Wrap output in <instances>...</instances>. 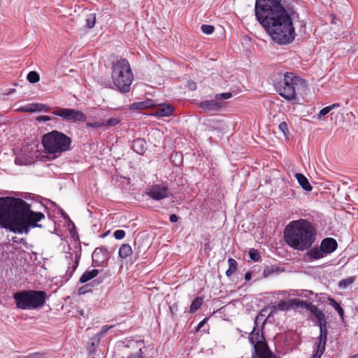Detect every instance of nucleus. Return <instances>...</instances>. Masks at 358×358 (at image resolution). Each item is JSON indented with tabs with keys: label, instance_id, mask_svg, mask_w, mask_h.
<instances>
[{
	"label": "nucleus",
	"instance_id": "obj_38",
	"mask_svg": "<svg viewBox=\"0 0 358 358\" xmlns=\"http://www.w3.org/2000/svg\"><path fill=\"white\" fill-rule=\"evenodd\" d=\"M182 153H176L174 155H172L173 162L176 166H180L182 162Z\"/></svg>",
	"mask_w": 358,
	"mask_h": 358
},
{
	"label": "nucleus",
	"instance_id": "obj_14",
	"mask_svg": "<svg viewBox=\"0 0 358 358\" xmlns=\"http://www.w3.org/2000/svg\"><path fill=\"white\" fill-rule=\"evenodd\" d=\"M326 255L322 250V248L315 247L308 250L306 254V258L308 262H313L323 258Z\"/></svg>",
	"mask_w": 358,
	"mask_h": 358
},
{
	"label": "nucleus",
	"instance_id": "obj_17",
	"mask_svg": "<svg viewBox=\"0 0 358 358\" xmlns=\"http://www.w3.org/2000/svg\"><path fill=\"white\" fill-rule=\"evenodd\" d=\"M295 178L297 180L299 184L303 188V189L310 192L312 190L313 187L310 185V182L307 178L303 175L302 173H297L295 174Z\"/></svg>",
	"mask_w": 358,
	"mask_h": 358
},
{
	"label": "nucleus",
	"instance_id": "obj_41",
	"mask_svg": "<svg viewBox=\"0 0 358 358\" xmlns=\"http://www.w3.org/2000/svg\"><path fill=\"white\" fill-rule=\"evenodd\" d=\"M87 127L91 128H99L103 127V121H96L94 122H87L86 124Z\"/></svg>",
	"mask_w": 358,
	"mask_h": 358
},
{
	"label": "nucleus",
	"instance_id": "obj_2",
	"mask_svg": "<svg viewBox=\"0 0 358 358\" xmlns=\"http://www.w3.org/2000/svg\"><path fill=\"white\" fill-rule=\"evenodd\" d=\"M45 218L43 213L34 212L22 199L0 198V227L15 234H28L29 228L42 227L38 224Z\"/></svg>",
	"mask_w": 358,
	"mask_h": 358
},
{
	"label": "nucleus",
	"instance_id": "obj_27",
	"mask_svg": "<svg viewBox=\"0 0 358 358\" xmlns=\"http://www.w3.org/2000/svg\"><path fill=\"white\" fill-rule=\"evenodd\" d=\"M329 304L334 308V309L338 312L339 316L343 320L344 317V310L341 305L332 298H329Z\"/></svg>",
	"mask_w": 358,
	"mask_h": 358
},
{
	"label": "nucleus",
	"instance_id": "obj_29",
	"mask_svg": "<svg viewBox=\"0 0 358 358\" xmlns=\"http://www.w3.org/2000/svg\"><path fill=\"white\" fill-rule=\"evenodd\" d=\"M355 281V277H350L345 279H343L338 282V287L340 289H345Z\"/></svg>",
	"mask_w": 358,
	"mask_h": 358
},
{
	"label": "nucleus",
	"instance_id": "obj_52",
	"mask_svg": "<svg viewBox=\"0 0 358 358\" xmlns=\"http://www.w3.org/2000/svg\"><path fill=\"white\" fill-rule=\"evenodd\" d=\"M251 277H252V275L250 272H247L245 274V280H249L251 279Z\"/></svg>",
	"mask_w": 358,
	"mask_h": 358
},
{
	"label": "nucleus",
	"instance_id": "obj_31",
	"mask_svg": "<svg viewBox=\"0 0 358 358\" xmlns=\"http://www.w3.org/2000/svg\"><path fill=\"white\" fill-rule=\"evenodd\" d=\"M85 21L88 28L94 27L96 23V15L94 13L89 14L87 15Z\"/></svg>",
	"mask_w": 358,
	"mask_h": 358
},
{
	"label": "nucleus",
	"instance_id": "obj_55",
	"mask_svg": "<svg viewBox=\"0 0 358 358\" xmlns=\"http://www.w3.org/2000/svg\"><path fill=\"white\" fill-rule=\"evenodd\" d=\"M358 357V355H354L353 356H352L350 358H357Z\"/></svg>",
	"mask_w": 358,
	"mask_h": 358
},
{
	"label": "nucleus",
	"instance_id": "obj_30",
	"mask_svg": "<svg viewBox=\"0 0 358 358\" xmlns=\"http://www.w3.org/2000/svg\"><path fill=\"white\" fill-rule=\"evenodd\" d=\"M27 79L31 83H36L39 81L40 76L37 72L33 71L28 73Z\"/></svg>",
	"mask_w": 358,
	"mask_h": 358
},
{
	"label": "nucleus",
	"instance_id": "obj_37",
	"mask_svg": "<svg viewBox=\"0 0 358 358\" xmlns=\"http://www.w3.org/2000/svg\"><path fill=\"white\" fill-rule=\"evenodd\" d=\"M215 99L221 101L223 99H229L232 97V93L231 92H223L220 94H217L215 95Z\"/></svg>",
	"mask_w": 358,
	"mask_h": 358
},
{
	"label": "nucleus",
	"instance_id": "obj_43",
	"mask_svg": "<svg viewBox=\"0 0 358 358\" xmlns=\"http://www.w3.org/2000/svg\"><path fill=\"white\" fill-rule=\"evenodd\" d=\"M79 260H80V256L76 255L75 256V259H74L73 264L72 267H71V271L70 273L71 275L76 270V268H77V267L78 266Z\"/></svg>",
	"mask_w": 358,
	"mask_h": 358
},
{
	"label": "nucleus",
	"instance_id": "obj_20",
	"mask_svg": "<svg viewBox=\"0 0 358 358\" xmlns=\"http://www.w3.org/2000/svg\"><path fill=\"white\" fill-rule=\"evenodd\" d=\"M99 273V271L98 269H92L90 271H86L80 276L79 282L80 283H85L96 277Z\"/></svg>",
	"mask_w": 358,
	"mask_h": 358
},
{
	"label": "nucleus",
	"instance_id": "obj_21",
	"mask_svg": "<svg viewBox=\"0 0 358 358\" xmlns=\"http://www.w3.org/2000/svg\"><path fill=\"white\" fill-rule=\"evenodd\" d=\"M102 280H103V278H98L93 280L91 283L86 284V285L80 287L78 289V294H84L88 292H92L91 287L92 286H98L99 285H100L102 282Z\"/></svg>",
	"mask_w": 358,
	"mask_h": 358
},
{
	"label": "nucleus",
	"instance_id": "obj_22",
	"mask_svg": "<svg viewBox=\"0 0 358 358\" xmlns=\"http://www.w3.org/2000/svg\"><path fill=\"white\" fill-rule=\"evenodd\" d=\"M284 269H282L280 267L277 266H266L263 271L264 277H269L273 275H276L283 271Z\"/></svg>",
	"mask_w": 358,
	"mask_h": 358
},
{
	"label": "nucleus",
	"instance_id": "obj_24",
	"mask_svg": "<svg viewBox=\"0 0 358 358\" xmlns=\"http://www.w3.org/2000/svg\"><path fill=\"white\" fill-rule=\"evenodd\" d=\"M203 302V299L201 296L196 297L190 306L189 312L194 313L196 312L201 307Z\"/></svg>",
	"mask_w": 358,
	"mask_h": 358
},
{
	"label": "nucleus",
	"instance_id": "obj_19",
	"mask_svg": "<svg viewBox=\"0 0 358 358\" xmlns=\"http://www.w3.org/2000/svg\"><path fill=\"white\" fill-rule=\"evenodd\" d=\"M291 303L296 306V307H301L308 310L311 313L313 311V308H317V306L313 304L312 303H308L306 301H303L300 299H292L290 301Z\"/></svg>",
	"mask_w": 358,
	"mask_h": 358
},
{
	"label": "nucleus",
	"instance_id": "obj_9",
	"mask_svg": "<svg viewBox=\"0 0 358 358\" xmlns=\"http://www.w3.org/2000/svg\"><path fill=\"white\" fill-rule=\"evenodd\" d=\"M145 194L155 201H161L171 194L168 186L165 184L153 185L146 190Z\"/></svg>",
	"mask_w": 358,
	"mask_h": 358
},
{
	"label": "nucleus",
	"instance_id": "obj_23",
	"mask_svg": "<svg viewBox=\"0 0 358 358\" xmlns=\"http://www.w3.org/2000/svg\"><path fill=\"white\" fill-rule=\"evenodd\" d=\"M119 257L125 259L132 254V248L129 244H122L119 249Z\"/></svg>",
	"mask_w": 358,
	"mask_h": 358
},
{
	"label": "nucleus",
	"instance_id": "obj_45",
	"mask_svg": "<svg viewBox=\"0 0 358 358\" xmlns=\"http://www.w3.org/2000/svg\"><path fill=\"white\" fill-rule=\"evenodd\" d=\"M20 358H43V355L39 352H35L27 356H22Z\"/></svg>",
	"mask_w": 358,
	"mask_h": 358
},
{
	"label": "nucleus",
	"instance_id": "obj_11",
	"mask_svg": "<svg viewBox=\"0 0 358 358\" xmlns=\"http://www.w3.org/2000/svg\"><path fill=\"white\" fill-rule=\"evenodd\" d=\"M198 106L204 113L213 114L219 111L224 106V103L214 99L201 101L198 103Z\"/></svg>",
	"mask_w": 358,
	"mask_h": 358
},
{
	"label": "nucleus",
	"instance_id": "obj_40",
	"mask_svg": "<svg viewBox=\"0 0 358 358\" xmlns=\"http://www.w3.org/2000/svg\"><path fill=\"white\" fill-rule=\"evenodd\" d=\"M125 234H126V233H125V231L124 230L117 229V230L114 231L113 236L117 240H121V239L124 238Z\"/></svg>",
	"mask_w": 358,
	"mask_h": 358
},
{
	"label": "nucleus",
	"instance_id": "obj_53",
	"mask_svg": "<svg viewBox=\"0 0 358 358\" xmlns=\"http://www.w3.org/2000/svg\"><path fill=\"white\" fill-rule=\"evenodd\" d=\"M331 22H332L333 24H336V17H335L334 16H333V17H332Z\"/></svg>",
	"mask_w": 358,
	"mask_h": 358
},
{
	"label": "nucleus",
	"instance_id": "obj_50",
	"mask_svg": "<svg viewBox=\"0 0 358 358\" xmlns=\"http://www.w3.org/2000/svg\"><path fill=\"white\" fill-rule=\"evenodd\" d=\"M169 220L171 222H176L178 220V217L176 214H171L169 217Z\"/></svg>",
	"mask_w": 358,
	"mask_h": 358
},
{
	"label": "nucleus",
	"instance_id": "obj_32",
	"mask_svg": "<svg viewBox=\"0 0 358 358\" xmlns=\"http://www.w3.org/2000/svg\"><path fill=\"white\" fill-rule=\"evenodd\" d=\"M113 327L114 325H104L101 327V330L94 336L98 337L99 339H101L107 334V332Z\"/></svg>",
	"mask_w": 358,
	"mask_h": 358
},
{
	"label": "nucleus",
	"instance_id": "obj_13",
	"mask_svg": "<svg viewBox=\"0 0 358 358\" xmlns=\"http://www.w3.org/2000/svg\"><path fill=\"white\" fill-rule=\"evenodd\" d=\"M174 108L169 103H162L156 108L153 115L159 117H168L173 115Z\"/></svg>",
	"mask_w": 358,
	"mask_h": 358
},
{
	"label": "nucleus",
	"instance_id": "obj_39",
	"mask_svg": "<svg viewBox=\"0 0 358 358\" xmlns=\"http://www.w3.org/2000/svg\"><path fill=\"white\" fill-rule=\"evenodd\" d=\"M18 110L21 111V112L34 113V112H35L34 103H29V104H27L24 106H22L21 108H19Z\"/></svg>",
	"mask_w": 358,
	"mask_h": 358
},
{
	"label": "nucleus",
	"instance_id": "obj_25",
	"mask_svg": "<svg viewBox=\"0 0 358 358\" xmlns=\"http://www.w3.org/2000/svg\"><path fill=\"white\" fill-rule=\"evenodd\" d=\"M289 307L285 301H280L276 306H272V310L269 314L268 317L271 316L273 314L275 313L278 310H287Z\"/></svg>",
	"mask_w": 358,
	"mask_h": 358
},
{
	"label": "nucleus",
	"instance_id": "obj_54",
	"mask_svg": "<svg viewBox=\"0 0 358 358\" xmlns=\"http://www.w3.org/2000/svg\"><path fill=\"white\" fill-rule=\"evenodd\" d=\"M106 112H107V111H106V110H101V115H104V114H103V113H106Z\"/></svg>",
	"mask_w": 358,
	"mask_h": 358
},
{
	"label": "nucleus",
	"instance_id": "obj_42",
	"mask_svg": "<svg viewBox=\"0 0 358 358\" xmlns=\"http://www.w3.org/2000/svg\"><path fill=\"white\" fill-rule=\"evenodd\" d=\"M331 111L330 108H329V106H326L324 108H323L322 109H321L318 113V119L321 120L322 117L324 115H326L327 114H328L329 112Z\"/></svg>",
	"mask_w": 358,
	"mask_h": 358
},
{
	"label": "nucleus",
	"instance_id": "obj_46",
	"mask_svg": "<svg viewBox=\"0 0 358 358\" xmlns=\"http://www.w3.org/2000/svg\"><path fill=\"white\" fill-rule=\"evenodd\" d=\"M279 129L284 134H285L287 132H288V128H287V124L285 122H282L279 126Z\"/></svg>",
	"mask_w": 358,
	"mask_h": 358
},
{
	"label": "nucleus",
	"instance_id": "obj_18",
	"mask_svg": "<svg viewBox=\"0 0 358 358\" xmlns=\"http://www.w3.org/2000/svg\"><path fill=\"white\" fill-rule=\"evenodd\" d=\"M313 311L312 314L315 317V318L317 320V325L319 327H323V325H327V322L326 320L325 315L324 313L319 310L318 308H313Z\"/></svg>",
	"mask_w": 358,
	"mask_h": 358
},
{
	"label": "nucleus",
	"instance_id": "obj_48",
	"mask_svg": "<svg viewBox=\"0 0 358 358\" xmlns=\"http://www.w3.org/2000/svg\"><path fill=\"white\" fill-rule=\"evenodd\" d=\"M187 87L189 90L194 91L196 89V83L192 80H189Z\"/></svg>",
	"mask_w": 358,
	"mask_h": 358
},
{
	"label": "nucleus",
	"instance_id": "obj_56",
	"mask_svg": "<svg viewBox=\"0 0 358 358\" xmlns=\"http://www.w3.org/2000/svg\"><path fill=\"white\" fill-rule=\"evenodd\" d=\"M68 254L69 255V258H72V255H71V253H68ZM66 257H68V256H67V255H66Z\"/></svg>",
	"mask_w": 358,
	"mask_h": 358
},
{
	"label": "nucleus",
	"instance_id": "obj_10",
	"mask_svg": "<svg viewBox=\"0 0 358 358\" xmlns=\"http://www.w3.org/2000/svg\"><path fill=\"white\" fill-rule=\"evenodd\" d=\"M109 252L104 246L96 248L92 255V262L95 266H101L106 264L109 259Z\"/></svg>",
	"mask_w": 358,
	"mask_h": 358
},
{
	"label": "nucleus",
	"instance_id": "obj_1",
	"mask_svg": "<svg viewBox=\"0 0 358 358\" xmlns=\"http://www.w3.org/2000/svg\"><path fill=\"white\" fill-rule=\"evenodd\" d=\"M255 13L257 20L273 41L284 45L294 41L292 20L280 0H256Z\"/></svg>",
	"mask_w": 358,
	"mask_h": 358
},
{
	"label": "nucleus",
	"instance_id": "obj_47",
	"mask_svg": "<svg viewBox=\"0 0 358 358\" xmlns=\"http://www.w3.org/2000/svg\"><path fill=\"white\" fill-rule=\"evenodd\" d=\"M170 312L171 313V315L172 316H174V315L176 313V312L178 310V303H173L170 308Z\"/></svg>",
	"mask_w": 358,
	"mask_h": 358
},
{
	"label": "nucleus",
	"instance_id": "obj_12",
	"mask_svg": "<svg viewBox=\"0 0 358 358\" xmlns=\"http://www.w3.org/2000/svg\"><path fill=\"white\" fill-rule=\"evenodd\" d=\"M337 241L333 238H325L322 241L320 244V248L326 255L334 252L337 249Z\"/></svg>",
	"mask_w": 358,
	"mask_h": 358
},
{
	"label": "nucleus",
	"instance_id": "obj_36",
	"mask_svg": "<svg viewBox=\"0 0 358 358\" xmlns=\"http://www.w3.org/2000/svg\"><path fill=\"white\" fill-rule=\"evenodd\" d=\"M248 255H249L250 258L252 260H253L254 262H257L260 258L259 252L254 248L250 249L249 250Z\"/></svg>",
	"mask_w": 358,
	"mask_h": 358
},
{
	"label": "nucleus",
	"instance_id": "obj_15",
	"mask_svg": "<svg viewBox=\"0 0 358 358\" xmlns=\"http://www.w3.org/2000/svg\"><path fill=\"white\" fill-rule=\"evenodd\" d=\"M154 106V101L148 99L143 101L133 103L129 106V108L133 110H141L145 108H151Z\"/></svg>",
	"mask_w": 358,
	"mask_h": 358
},
{
	"label": "nucleus",
	"instance_id": "obj_44",
	"mask_svg": "<svg viewBox=\"0 0 358 358\" xmlns=\"http://www.w3.org/2000/svg\"><path fill=\"white\" fill-rule=\"evenodd\" d=\"M52 118L50 116H48V115H40V116H38L36 118V120L38 122H46V121H50L51 120Z\"/></svg>",
	"mask_w": 358,
	"mask_h": 358
},
{
	"label": "nucleus",
	"instance_id": "obj_35",
	"mask_svg": "<svg viewBox=\"0 0 358 358\" xmlns=\"http://www.w3.org/2000/svg\"><path fill=\"white\" fill-rule=\"evenodd\" d=\"M201 29L203 31V33L210 35L213 33L215 27L214 26L210 24H203L201 27Z\"/></svg>",
	"mask_w": 358,
	"mask_h": 358
},
{
	"label": "nucleus",
	"instance_id": "obj_8",
	"mask_svg": "<svg viewBox=\"0 0 358 358\" xmlns=\"http://www.w3.org/2000/svg\"><path fill=\"white\" fill-rule=\"evenodd\" d=\"M52 113L69 122H83L86 120V115L82 111L73 108H56Z\"/></svg>",
	"mask_w": 358,
	"mask_h": 358
},
{
	"label": "nucleus",
	"instance_id": "obj_7",
	"mask_svg": "<svg viewBox=\"0 0 358 358\" xmlns=\"http://www.w3.org/2000/svg\"><path fill=\"white\" fill-rule=\"evenodd\" d=\"M48 298L42 290H24L13 295L16 307L22 310H33L42 308Z\"/></svg>",
	"mask_w": 358,
	"mask_h": 358
},
{
	"label": "nucleus",
	"instance_id": "obj_49",
	"mask_svg": "<svg viewBox=\"0 0 358 358\" xmlns=\"http://www.w3.org/2000/svg\"><path fill=\"white\" fill-rule=\"evenodd\" d=\"M208 318H204L202 321H201L196 326L195 329V332H198L207 322Z\"/></svg>",
	"mask_w": 358,
	"mask_h": 358
},
{
	"label": "nucleus",
	"instance_id": "obj_4",
	"mask_svg": "<svg viewBox=\"0 0 358 358\" xmlns=\"http://www.w3.org/2000/svg\"><path fill=\"white\" fill-rule=\"evenodd\" d=\"M273 86L278 94L287 101L296 98V92L306 87V81L292 72L280 74L273 80Z\"/></svg>",
	"mask_w": 358,
	"mask_h": 358
},
{
	"label": "nucleus",
	"instance_id": "obj_6",
	"mask_svg": "<svg viewBox=\"0 0 358 358\" xmlns=\"http://www.w3.org/2000/svg\"><path fill=\"white\" fill-rule=\"evenodd\" d=\"M112 79L113 84L121 93H127L130 91L134 76L129 62L126 59H121L113 63Z\"/></svg>",
	"mask_w": 358,
	"mask_h": 358
},
{
	"label": "nucleus",
	"instance_id": "obj_33",
	"mask_svg": "<svg viewBox=\"0 0 358 358\" xmlns=\"http://www.w3.org/2000/svg\"><path fill=\"white\" fill-rule=\"evenodd\" d=\"M120 122V120L116 117L110 118L106 121H103V127H114L118 124Z\"/></svg>",
	"mask_w": 358,
	"mask_h": 358
},
{
	"label": "nucleus",
	"instance_id": "obj_34",
	"mask_svg": "<svg viewBox=\"0 0 358 358\" xmlns=\"http://www.w3.org/2000/svg\"><path fill=\"white\" fill-rule=\"evenodd\" d=\"M34 109H35V112H41V111L48 112L50 110V106H48L45 104L37 103H34Z\"/></svg>",
	"mask_w": 358,
	"mask_h": 358
},
{
	"label": "nucleus",
	"instance_id": "obj_16",
	"mask_svg": "<svg viewBox=\"0 0 358 358\" xmlns=\"http://www.w3.org/2000/svg\"><path fill=\"white\" fill-rule=\"evenodd\" d=\"M146 145V141L144 139L138 138L133 141L132 148L135 152L143 155L147 149Z\"/></svg>",
	"mask_w": 358,
	"mask_h": 358
},
{
	"label": "nucleus",
	"instance_id": "obj_26",
	"mask_svg": "<svg viewBox=\"0 0 358 358\" xmlns=\"http://www.w3.org/2000/svg\"><path fill=\"white\" fill-rule=\"evenodd\" d=\"M228 264L229 268L226 271V275L227 276L230 277L237 269V262L232 258H229L228 259Z\"/></svg>",
	"mask_w": 358,
	"mask_h": 358
},
{
	"label": "nucleus",
	"instance_id": "obj_51",
	"mask_svg": "<svg viewBox=\"0 0 358 358\" xmlns=\"http://www.w3.org/2000/svg\"><path fill=\"white\" fill-rule=\"evenodd\" d=\"M329 108H330V110H333L334 108H339L341 106V104L338 103H334V104H331L330 106H328Z\"/></svg>",
	"mask_w": 358,
	"mask_h": 358
},
{
	"label": "nucleus",
	"instance_id": "obj_3",
	"mask_svg": "<svg viewBox=\"0 0 358 358\" xmlns=\"http://www.w3.org/2000/svg\"><path fill=\"white\" fill-rule=\"evenodd\" d=\"M317 231L312 222L305 219L290 222L284 230L286 243L294 250L309 249L316 239Z\"/></svg>",
	"mask_w": 358,
	"mask_h": 358
},
{
	"label": "nucleus",
	"instance_id": "obj_28",
	"mask_svg": "<svg viewBox=\"0 0 358 358\" xmlns=\"http://www.w3.org/2000/svg\"><path fill=\"white\" fill-rule=\"evenodd\" d=\"M101 339L96 336H94L90 339V345L88 347V351L90 353H94L96 351V348L98 347Z\"/></svg>",
	"mask_w": 358,
	"mask_h": 358
},
{
	"label": "nucleus",
	"instance_id": "obj_5",
	"mask_svg": "<svg viewBox=\"0 0 358 358\" xmlns=\"http://www.w3.org/2000/svg\"><path fill=\"white\" fill-rule=\"evenodd\" d=\"M41 142L45 152L54 155L55 157L71 150V138L57 130L45 134Z\"/></svg>",
	"mask_w": 358,
	"mask_h": 358
}]
</instances>
